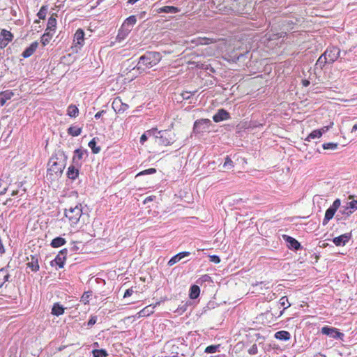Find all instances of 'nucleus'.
I'll use <instances>...</instances> for the list:
<instances>
[{
  "mask_svg": "<svg viewBox=\"0 0 357 357\" xmlns=\"http://www.w3.org/2000/svg\"><path fill=\"white\" fill-rule=\"evenodd\" d=\"M67 157L63 152L59 151L51 157L48 162L47 171L50 174L60 175L66 165Z\"/></svg>",
  "mask_w": 357,
  "mask_h": 357,
  "instance_id": "1",
  "label": "nucleus"
},
{
  "mask_svg": "<svg viewBox=\"0 0 357 357\" xmlns=\"http://www.w3.org/2000/svg\"><path fill=\"white\" fill-rule=\"evenodd\" d=\"M161 60L160 53L156 52H146L144 55L139 58L137 64V70L140 73L149 69L157 65Z\"/></svg>",
  "mask_w": 357,
  "mask_h": 357,
  "instance_id": "2",
  "label": "nucleus"
},
{
  "mask_svg": "<svg viewBox=\"0 0 357 357\" xmlns=\"http://www.w3.org/2000/svg\"><path fill=\"white\" fill-rule=\"evenodd\" d=\"M82 214V207L81 204H77L75 207H70L66 209L65 215L69 220L70 225H76Z\"/></svg>",
  "mask_w": 357,
  "mask_h": 357,
  "instance_id": "3",
  "label": "nucleus"
},
{
  "mask_svg": "<svg viewBox=\"0 0 357 357\" xmlns=\"http://www.w3.org/2000/svg\"><path fill=\"white\" fill-rule=\"evenodd\" d=\"M340 206V200L339 199H335L332 206L329 208H328L325 213V218L323 223L326 224L331 219L333 218L335 212L338 209Z\"/></svg>",
  "mask_w": 357,
  "mask_h": 357,
  "instance_id": "4",
  "label": "nucleus"
},
{
  "mask_svg": "<svg viewBox=\"0 0 357 357\" xmlns=\"http://www.w3.org/2000/svg\"><path fill=\"white\" fill-rule=\"evenodd\" d=\"M340 53V50L338 48L333 47L327 49L323 54L326 58L328 63H331L338 59Z\"/></svg>",
  "mask_w": 357,
  "mask_h": 357,
  "instance_id": "5",
  "label": "nucleus"
},
{
  "mask_svg": "<svg viewBox=\"0 0 357 357\" xmlns=\"http://www.w3.org/2000/svg\"><path fill=\"white\" fill-rule=\"evenodd\" d=\"M321 333L335 339H342L343 333L339 332L335 328L324 326L321 328Z\"/></svg>",
  "mask_w": 357,
  "mask_h": 357,
  "instance_id": "6",
  "label": "nucleus"
},
{
  "mask_svg": "<svg viewBox=\"0 0 357 357\" xmlns=\"http://www.w3.org/2000/svg\"><path fill=\"white\" fill-rule=\"evenodd\" d=\"M84 43V32L82 29H79L74 35L73 45L75 47L80 49Z\"/></svg>",
  "mask_w": 357,
  "mask_h": 357,
  "instance_id": "7",
  "label": "nucleus"
},
{
  "mask_svg": "<svg viewBox=\"0 0 357 357\" xmlns=\"http://www.w3.org/2000/svg\"><path fill=\"white\" fill-rule=\"evenodd\" d=\"M351 233H346L337 237H335L333 239V242L336 246H344L347 243L349 242V241L351 239Z\"/></svg>",
  "mask_w": 357,
  "mask_h": 357,
  "instance_id": "8",
  "label": "nucleus"
},
{
  "mask_svg": "<svg viewBox=\"0 0 357 357\" xmlns=\"http://www.w3.org/2000/svg\"><path fill=\"white\" fill-rule=\"evenodd\" d=\"M1 36L2 39L0 42V46L1 48H3L13 40V36L10 31L6 29L1 31Z\"/></svg>",
  "mask_w": 357,
  "mask_h": 357,
  "instance_id": "9",
  "label": "nucleus"
},
{
  "mask_svg": "<svg viewBox=\"0 0 357 357\" xmlns=\"http://www.w3.org/2000/svg\"><path fill=\"white\" fill-rule=\"evenodd\" d=\"M67 253V249H63L59 252V254L56 257L54 261L56 264L59 266V268L63 267L65 261L66 259Z\"/></svg>",
  "mask_w": 357,
  "mask_h": 357,
  "instance_id": "10",
  "label": "nucleus"
},
{
  "mask_svg": "<svg viewBox=\"0 0 357 357\" xmlns=\"http://www.w3.org/2000/svg\"><path fill=\"white\" fill-rule=\"evenodd\" d=\"M56 14H52L48 19L46 31L54 33L56 27Z\"/></svg>",
  "mask_w": 357,
  "mask_h": 357,
  "instance_id": "11",
  "label": "nucleus"
},
{
  "mask_svg": "<svg viewBox=\"0 0 357 357\" xmlns=\"http://www.w3.org/2000/svg\"><path fill=\"white\" fill-rule=\"evenodd\" d=\"M229 117V114L224 110L219 109L218 112L213 116V119L215 122H220L226 119H228Z\"/></svg>",
  "mask_w": 357,
  "mask_h": 357,
  "instance_id": "12",
  "label": "nucleus"
},
{
  "mask_svg": "<svg viewBox=\"0 0 357 357\" xmlns=\"http://www.w3.org/2000/svg\"><path fill=\"white\" fill-rule=\"evenodd\" d=\"M169 135L167 132H165L160 137L155 136V142L160 145H169L172 143V139H168Z\"/></svg>",
  "mask_w": 357,
  "mask_h": 357,
  "instance_id": "13",
  "label": "nucleus"
},
{
  "mask_svg": "<svg viewBox=\"0 0 357 357\" xmlns=\"http://www.w3.org/2000/svg\"><path fill=\"white\" fill-rule=\"evenodd\" d=\"M189 255H190V252H180L178 254L176 255L173 257H172L169 259V261H168L167 264L169 266H172L174 264H175L176 263L178 262L183 258H184L185 257H188Z\"/></svg>",
  "mask_w": 357,
  "mask_h": 357,
  "instance_id": "14",
  "label": "nucleus"
},
{
  "mask_svg": "<svg viewBox=\"0 0 357 357\" xmlns=\"http://www.w3.org/2000/svg\"><path fill=\"white\" fill-rule=\"evenodd\" d=\"M38 42L32 43L29 47H28L23 52L22 56L24 58H28L31 56L38 48Z\"/></svg>",
  "mask_w": 357,
  "mask_h": 357,
  "instance_id": "15",
  "label": "nucleus"
},
{
  "mask_svg": "<svg viewBox=\"0 0 357 357\" xmlns=\"http://www.w3.org/2000/svg\"><path fill=\"white\" fill-rule=\"evenodd\" d=\"M283 238L286 241V242L287 243V246L289 248H293V249H295V250H298L299 248L300 243L296 239H294V238L290 237V236H287V235H284Z\"/></svg>",
  "mask_w": 357,
  "mask_h": 357,
  "instance_id": "16",
  "label": "nucleus"
},
{
  "mask_svg": "<svg viewBox=\"0 0 357 357\" xmlns=\"http://www.w3.org/2000/svg\"><path fill=\"white\" fill-rule=\"evenodd\" d=\"M154 308H155V307L152 306L151 305H148V306L145 307L144 309H142V310H140L137 314V317L138 318L148 317L150 314L153 313Z\"/></svg>",
  "mask_w": 357,
  "mask_h": 357,
  "instance_id": "17",
  "label": "nucleus"
},
{
  "mask_svg": "<svg viewBox=\"0 0 357 357\" xmlns=\"http://www.w3.org/2000/svg\"><path fill=\"white\" fill-rule=\"evenodd\" d=\"M9 278L10 274L8 273V269H0V288L2 287L7 281H8Z\"/></svg>",
  "mask_w": 357,
  "mask_h": 357,
  "instance_id": "18",
  "label": "nucleus"
},
{
  "mask_svg": "<svg viewBox=\"0 0 357 357\" xmlns=\"http://www.w3.org/2000/svg\"><path fill=\"white\" fill-rule=\"evenodd\" d=\"M65 308L59 303L54 304L52 308V314L54 316L59 317L64 313Z\"/></svg>",
  "mask_w": 357,
  "mask_h": 357,
  "instance_id": "19",
  "label": "nucleus"
},
{
  "mask_svg": "<svg viewBox=\"0 0 357 357\" xmlns=\"http://www.w3.org/2000/svg\"><path fill=\"white\" fill-rule=\"evenodd\" d=\"M275 337L280 340H288L290 339V333L285 331H280L275 333Z\"/></svg>",
  "mask_w": 357,
  "mask_h": 357,
  "instance_id": "20",
  "label": "nucleus"
},
{
  "mask_svg": "<svg viewBox=\"0 0 357 357\" xmlns=\"http://www.w3.org/2000/svg\"><path fill=\"white\" fill-rule=\"evenodd\" d=\"M179 11V9L177 7L166 6H163L158 10V13H176Z\"/></svg>",
  "mask_w": 357,
  "mask_h": 357,
  "instance_id": "21",
  "label": "nucleus"
},
{
  "mask_svg": "<svg viewBox=\"0 0 357 357\" xmlns=\"http://www.w3.org/2000/svg\"><path fill=\"white\" fill-rule=\"evenodd\" d=\"M79 175L78 169L74 166H70L67 172V176L69 178L75 180Z\"/></svg>",
  "mask_w": 357,
  "mask_h": 357,
  "instance_id": "22",
  "label": "nucleus"
},
{
  "mask_svg": "<svg viewBox=\"0 0 357 357\" xmlns=\"http://www.w3.org/2000/svg\"><path fill=\"white\" fill-rule=\"evenodd\" d=\"M27 266L33 271H37L39 269V265L38 262V258L36 257L31 256V261L27 263Z\"/></svg>",
  "mask_w": 357,
  "mask_h": 357,
  "instance_id": "23",
  "label": "nucleus"
},
{
  "mask_svg": "<svg viewBox=\"0 0 357 357\" xmlns=\"http://www.w3.org/2000/svg\"><path fill=\"white\" fill-rule=\"evenodd\" d=\"M137 22V19H136V17L135 15H131L130 17H128L124 22V23L123 24V27H126L128 26L127 29H131V27L135 24Z\"/></svg>",
  "mask_w": 357,
  "mask_h": 357,
  "instance_id": "24",
  "label": "nucleus"
},
{
  "mask_svg": "<svg viewBox=\"0 0 357 357\" xmlns=\"http://www.w3.org/2000/svg\"><path fill=\"white\" fill-rule=\"evenodd\" d=\"M156 129L149 130L146 131L140 137V143L143 144L149 137L154 136Z\"/></svg>",
  "mask_w": 357,
  "mask_h": 357,
  "instance_id": "25",
  "label": "nucleus"
},
{
  "mask_svg": "<svg viewBox=\"0 0 357 357\" xmlns=\"http://www.w3.org/2000/svg\"><path fill=\"white\" fill-rule=\"evenodd\" d=\"M200 293V289L197 285H192L190 290V298L192 299L197 298Z\"/></svg>",
  "mask_w": 357,
  "mask_h": 357,
  "instance_id": "26",
  "label": "nucleus"
},
{
  "mask_svg": "<svg viewBox=\"0 0 357 357\" xmlns=\"http://www.w3.org/2000/svg\"><path fill=\"white\" fill-rule=\"evenodd\" d=\"M79 109L75 105H70L67 109V114L70 117H76L78 115Z\"/></svg>",
  "mask_w": 357,
  "mask_h": 357,
  "instance_id": "27",
  "label": "nucleus"
},
{
  "mask_svg": "<svg viewBox=\"0 0 357 357\" xmlns=\"http://www.w3.org/2000/svg\"><path fill=\"white\" fill-rule=\"evenodd\" d=\"M66 240L61 237H56L54 238L51 242V245L53 248H59L61 245H63L66 243Z\"/></svg>",
  "mask_w": 357,
  "mask_h": 357,
  "instance_id": "28",
  "label": "nucleus"
},
{
  "mask_svg": "<svg viewBox=\"0 0 357 357\" xmlns=\"http://www.w3.org/2000/svg\"><path fill=\"white\" fill-rule=\"evenodd\" d=\"M333 123H331V125L328 126H324L321 129L314 130V138L315 137H321L323 133H325L328 130V129L332 127Z\"/></svg>",
  "mask_w": 357,
  "mask_h": 357,
  "instance_id": "29",
  "label": "nucleus"
},
{
  "mask_svg": "<svg viewBox=\"0 0 357 357\" xmlns=\"http://www.w3.org/2000/svg\"><path fill=\"white\" fill-rule=\"evenodd\" d=\"M234 167V162L231 160L229 156H227L225 160V162L222 165V168L225 171L230 170Z\"/></svg>",
  "mask_w": 357,
  "mask_h": 357,
  "instance_id": "30",
  "label": "nucleus"
},
{
  "mask_svg": "<svg viewBox=\"0 0 357 357\" xmlns=\"http://www.w3.org/2000/svg\"><path fill=\"white\" fill-rule=\"evenodd\" d=\"M68 132L73 137H77L81 134L82 128L77 126H70L68 130Z\"/></svg>",
  "mask_w": 357,
  "mask_h": 357,
  "instance_id": "31",
  "label": "nucleus"
},
{
  "mask_svg": "<svg viewBox=\"0 0 357 357\" xmlns=\"http://www.w3.org/2000/svg\"><path fill=\"white\" fill-rule=\"evenodd\" d=\"M130 31V29H126V27H123L122 29L119 30V33L116 36V40L121 41L123 40Z\"/></svg>",
  "mask_w": 357,
  "mask_h": 357,
  "instance_id": "32",
  "label": "nucleus"
},
{
  "mask_svg": "<svg viewBox=\"0 0 357 357\" xmlns=\"http://www.w3.org/2000/svg\"><path fill=\"white\" fill-rule=\"evenodd\" d=\"M53 34V33L45 31V33L41 37L40 41L42 44L43 45H46L47 44H48Z\"/></svg>",
  "mask_w": 357,
  "mask_h": 357,
  "instance_id": "33",
  "label": "nucleus"
},
{
  "mask_svg": "<svg viewBox=\"0 0 357 357\" xmlns=\"http://www.w3.org/2000/svg\"><path fill=\"white\" fill-rule=\"evenodd\" d=\"M86 153V150H83L81 149H76L75 151V155L73 157V160L75 162V160L77 159L78 160H82L83 158V155Z\"/></svg>",
  "mask_w": 357,
  "mask_h": 357,
  "instance_id": "34",
  "label": "nucleus"
},
{
  "mask_svg": "<svg viewBox=\"0 0 357 357\" xmlns=\"http://www.w3.org/2000/svg\"><path fill=\"white\" fill-rule=\"evenodd\" d=\"M89 146L91 149L92 152L94 154L98 153L100 152V148L99 146H96V139L95 138L92 139L89 142Z\"/></svg>",
  "mask_w": 357,
  "mask_h": 357,
  "instance_id": "35",
  "label": "nucleus"
},
{
  "mask_svg": "<svg viewBox=\"0 0 357 357\" xmlns=\"http://www.w3.org/2000/svg\"><path fill=\"white\" fill-rule=\"evenodd\" d=\"M349 198L350 199H353L352 196H349ZM348 209L352 210V211L357 210V200L352 199L351 201L349 202L347 204L346 211H347Z\"/></svg>",
  "mask_w": 357,
  "mask_h": 357,
  "instance_id": "36",
  "label": "nucleus"
},
{
  "mask_svg": "<svg viewBox=\"0 0 357 357\" xmlns=\"http://www.w3.org/2000/svg\"><path fill=\"white\" fill-rule=\"evenodd\" d=\"M215 40L212 39V38H199L197 39V45H208V44H211V43H215Z\"/></svg>",
  "mask_w": 357,
  "mask_h": 357,
  "instance_id": "37",
  "label": "nucleus"
},
{
  "mask_svg": "<svg viewBox=\"0 0 357 357\" xmlns=\"http://www.w3.org/2000/svg\"><path fill=\"white\" fill-rule=\"evenodd\" d=\"M93 357H107V353L105 349H94L93 351Z\"/></svg>",
  "mask_w": 357,
  "mask_h": 357,
  "instance_id": "38",
  "label": "nucleus"
},
{
  "mask_svg": "<svg viewBox=\"0 0 357 357\" xmlns=\"http://www.w3.org/2000/svg\"><path fill=\"white\" fill-rule=\"evenodd\" d=\"M326 63H328V61H327L325 56H324V54H322L318 59V60L316 63V66L317 67H319L320 68H322Z\"/></svg>",
  "mask_w": 357,
  "mask_h": 357,
  "instance_id": "39",
  "label": "nucleus"
},
{
  "mask_svg": "<svg viewBox=\"0 0 357 357\" xmlns=\"http://www.w3.org/2000/svg\"><path fill=\"white\" fill-rule=\"evenodd\" d=\"M338 144L329 142L323 144V149L325 150H335L337 149Z\"/></svg>",
  "mask_w": 357,
  "mask_h": 357,
  "instance_id": "40",
  "label": "nucleus"
},
{
  "mask_svg": "<svg viewBox=\"0 0 357 357\" xmlns=\"http://www.w3.org/2000/svg\"><path fill=\"white\" fill-rule=\"evenodd\" d=\"M47 8L46 6H42L39 10V12L38 13L37 15L38 17L41 19V20H43L45 18V16H46V14H47Z\"/></svg>",
  "mask_w": 357,
  "mask_h": 357,
  "instance_id": "41",
  "label": "nucleus"
},
{
  "mask_svg": "<svg viewBox=\"0 0 357 357\" xmlns=\"http://www.w3.org/2000/svg\"><path fill=\"white\" fill-rule=\"evenodd\" d=\"M280 304L284 307V310L288 308L291 304L289 303L288 298L286 296H283L280 300Z\"/></svg>",
  "mask_w": 357,
  "mask_h": 357,
  "instance_id": "42",
  "label": "nucleus"
},
{
  "mask_svg": "<svg viewBox=\"0 0 357 357\" xmlns=\"http://www.w3.org/2000/svg\"><path fill=\"white\" fill-rule=\"evenodd\" d=\"M218 345H211V346H208L207 347L206 349H205V352L207 353V354H213V353H215L218 350Z\"/></svg>",
  "mask_w": 357,
  "mask_h": 357,
  "instance_id": "43",
  "label": "nucleus"
},
{
  "mask_svg": "<svg viewBox=\"0 0 357 357\" xmlns=\"http://www.w3.org/2000/svg\"><path fill=\"white\" fill-rule=\"evenodd\" d=\"M155 172H156L155 169L150 168V169H146V170H144V171L139 172L137 176L144 175V174H154Z\"/></svg>",
  "mask_w": 357,
  "mask_h": 357,
  "instance_id": "44",
  "label": "nucleus"
},
{
  "mask_svg": "<svg viewBox=\"0 0 357 357\" xmlns=\"http://www.w3.org/2000/svg\"><path fill=\"white\" fill-rule=\"evenodd\" d=\"M209 122H210V121L208 120V119H202V120H199V121H197L195 123V128H197L198 126H199L202 124H206V126H208Z\"/></svg>",
  "mask_w": 357,
  "mask_h": 357,
  "instance_id": "45",
  "label": "nucleus"
},
{
  "mask_svg": "<svg viewBox=\"0 0 357 357\" xmlns=\"http://www.w3.org/2000/svg\"><path fill=\"white\" fill-rule=\"evenodd\" d=\"M257 346L255 344L252 345L251 347L248 349V353L251 355L257 354Z\"/></svg>",
  "mask_w": 357,
  "mask_h": 357,
  "instance_id": "46",
  "label": "nucleus"
},
{
  "mask_svg": "<svg viewBox=\"0 0 357 357\" xmlns=\"http://www.w3.org/2000/svg\"><path fill=\"white\" fill-rule=\"evenodd\" d=\"M91 295V294L90 292H86L83 294V296H82V301L84 303V304H86L89 303V296Z\"/></svg>",
  "mask_w": 357,
  "mask_h": 357,
  "instance_id": "47",
  "label": "nucleus"
},
{
  "mask_svg": "<svg viewBox=\"0 0 357 357\" xmlns=\"http://www.w3.org/2000/svg\"><path fill=\"white\" fill-rule=\"evenodd\" d=\"M1 96H3L5 99L7 100L11 98V97L13 96V93L9 91H6L3 93H2Z\"/></svg>",
  "mask_w": 357,
  "mask_h": 357,
  "instance_id": "48",
  "label": "nucleus"
},
{
  "mask_svg": "<svg viewBox=\"0 0 357 357\" xmlns=\"http://www.w3.org/2000/svg\"><path fill=\"white\" fill-rule=\"evenodd\" d=\"M210 261L215 263V264H219L220 262V259L217 255H211L209 256Z\"/></svg>",
  "mask_w": 357,
  "mask_h": 357,
  "instance_id": "49",
  "label": "nucleus"
},
{
  "mask_svg": "<svg viewBox=\"0 0 357 357\" xmlns=\"http://www.w3.org/2000/svg\"><path fill=\"white\" fill-rule=\"evenodd\" d=\"M191 95H192L191 92H188V91H185V92L182 93V94H181L183 98L185 100L189 99L190 98Z\"/></svg>",
  "mask_w": 357,
  "mask_h": 357,
  "instance_id": "50",
  "label": "nucleus"
},
{
  "mask_svg": "<svg viewBox=\"0 0 357 357\" xmlns=\"http://www.w3.org/2000/svg\"><path fill=\"white\" fill-rule=\"evenodd\" d=\"M133 292L134 291H133L132 289H128L126 291V292L124 293L123 297L126 298V297L130 296Z\"/></svg>",
  "mask_w": 357,
  "mask_h": 357,
  "instance_id": "51",
  "label": "nucleus"
},
{
  "mask_svg": "<svg viewBox=\"0 0 357 357\" xmlns=\"http://www.w3.org/2000/svg\"><path fill=\"white\" fill-rule=\"evenodd\" d=\"M343 214H345L347 217L349 216L352 213V211L350 209H348L346 211V206L344 207V209L343 211H340Z\"/></svg>",
  "mask_w": 357,
  "mask_h": 357,
  "instance_id": "52",
  "label": "nucleus"
},
{
  "mask_svg": "<svg viewBox=\"0 0 357 357\" xmlns=\"http://www.w3.org/2000/svg\"><path fill=\"white\" fill-rule=\"evenodd\" d=\"M96 317H91V318L89 319V322H88V325H89V326H92V325H93V324L96 323Z\"/></svg>",
  "mask_w": 357,
  "mask_h": 357,
  "instance_id": "53",
  "label": "nucleus"
},
{
  "mask_svg": "<svg viewBox=\"0 0 357 357\" xmlns=\"http://www.w3.org/2000/svg\"><path fill=\"white\" fill-rule=\"evenodd\" d=\"M104 112H104L103 110H102V111H100V112H97V113L95 114V118H96V119H98L100 118V117L102 116V114H103Z\"/></svg>",
  "mask_w": 357,
  "mask_h": 357,
  "instance_id": "54",
  "label": "nucleus"
},
{
  "mask_svg": "<svg viewBox=\"0 0 357 357\" xmlns=\"http://www.w3.org/2000/svg\"><path fill=\"white\" fill-rule=\"evenodd\" d=\"M6 102V100L5 99V98L2 96H1L0 97V104L1 106H3Z\"/></svg>",
  "mask_w": 357,
  "mask_h": 357,
  "instance_id": "55",
  "label": "nucleus"
},
{
  "mask_svg": "<svg viewBox=\"0 0 357 357\" xmlns=\"http://www.w3.org/2000/svg\"><path fill=\"white\" fill-rule=\"evenodd\" d=\"M303 86H307L310 84V81L307 79H303L302 81Z\"/></svg>",
  "mask_w": 357,
  "mask_h": 357,
  "instance_id": "56",
  "label": "nucleus"
},
{
  "mask_svg": "<svg viewBox=\"0 0 357 357\" xmlns=\"http://www.w3.org/2000/svg\"><path fill=\"white\" fill-rule=\"evenodd\" d=\"M152 200H153V199H152V197H146V198L144 199V204H146L147 202H151V201H152Z\"/></svg>",
  "mask_w": 357,
  "mask_h": 357,
  "instance_id": "57",
  "label": "nucleus"
},
{
  "mask_svg": "<svg viewBox=\"0 0 357 357\" xmlns=\"http://www.w3.org/2000/svg\"><path fill=\"white\" fill-rule=\"evenodd\" d=\"M356 130H357V124L354 125V126L352 127V129H351V132H353Z\"/></svg>",
  "mask_w": 357,
  "mask_h": 357,
  "instance_id": "58",
  "label": "nucleus"
},
{
  "mask_svg": "<svg viewBox=\"0 0 357 357\" xmlns=\"http://www.w3.org/2000/svg\"><path fill=\"white\" fill-rule=\"evenodd\" d=\"M138 1L139 0H129L128 3H130V4H134V3H135Z\"/></svg>",
  "mask_w": 357,
  "mask_h": 357,
  "instance_id": "59",
  "label": "nucleus"
},
{
  "mask_svg": "<svg viewBox=\"0 0 357 357\" xmlns=\"http://www.w3.org/2000/svg\"><path fill=\"white\" fill-rule=\"evenodd\" d=\"M0 252L1 253L4 252V249H3V245L1 243H0Z\"/></svg>",
  "mask_w": 357,
  "mask_h": 357,
  "instance_id": "60",
  "label": "nucleus"
},
{
  "mask_svg": "<svg viewBox=\"0 0 357 357\" xmlns=\"http://www.w3.org/2000/svg\"><path fill=\"white\" fill-rule=\"evenodd\" d=\"M314 357H326V356L321 354H316Z\"/></svg>",
  "mask_w": 357,
  "mask_h": 357,
  "instance_id": "61",
  "label": "nucleus"
},
{
  "mask_svg": "<svg viewBox=\"0 0 357 357\" xmlns=\"http://www.w3.org/2000/svg\"><path fill=\"white\" fill-rule=\"evenodd\" d=\"M17 190H13V191L12 192V193H11V195H12L13 196H14V195H17Z\"/></svg>",
  "mask_w": 357,
  "mask_h": 357,
  "instance_id": "62",
  "label": "nucleus"
},
{
  "mask_svg": "<svg viewBox=\"0 0 357 357\" xmlns=\"http://www.w3.org/2000/svg\"><path fill=\"white\" fill-rule=\"evenodd\" d=\"M309 138H312V132L310 133L307 137V139H308Z\"/></svg>",
  "mask_w": 357,
  "mask_h": 357,
  "instance_id": "63",
  "label": "nucleus"
}]
</instances>
